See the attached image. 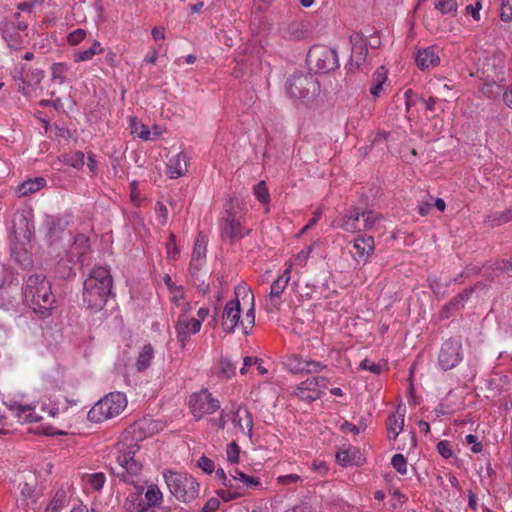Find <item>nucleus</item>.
<instances>
[{
	"label": "nucleus",
	"mask_w": 512,
	"mask_h": 512,
	"mask_svg": "<svg viewBox=\"0 0 512 512\" xmlns=\"http://www.w3.org/2000/svg\"><path fill=\"white\" fill-rule=\"evenodd\" d=\"M140 447L132 439L116 445L117 477L133 485L137 492L129 494L124 502V512H152L142 497L146 481L141 478L143 465L139 459Z\"/></svg>",
	"instance_id": "1"
},
{
	"label": "nucleus",
	"mask_w": 512,
	"mask_h": 512,
	"mask_svg": "<svg viewBox=\"0 0 512 512\" xmlns=\"http://www.w3.org/2000/svg\"><path fill=\"white\" fill-rule=\"evenodd\" d=\"M23 294L28 305L42 318L50 315L54 307L55 297L51 284L43 274L34 273L25 280Z\"/></svg>",
	"instance_id": "2"
},
{
	"label": "nucleus",
	"mask_w": 512,
	"mask_h": 512,
	"mask_svg": "<svg viewBox=\"0 0 512 512\" xmlns=\"http://www.w3.org/2000/svg\"><path fill=\"white\" fill-rule=\"evenodd\" d=\"M112 276L105 267H95L84 281L83 303L93 312L101 310L112 289Z\"/></svg>",
	"instance_id": "3"
},
{
	"label": "nucleus",
	"mask_w": 512,
	"mask_h": 512,
	"mask_svg": "<svg viewBox=\"0 0 512 512\" xmlns=\"http://www.w3.org/2000/svg\"><path fill=\"white\" fill-rule=\"evenodd\" d=\"M164 479L171 494L181 502H191L199 495V483L191 475L168 471Z\"/></svg>",
	"instance_id": "4"
},
{
	"label": "nucleus",
	"mask_w": 512,
	"mask_h": 512,
	"mask_svg": "<svg viewBox=\"0 0 512 512\" xmlns=\"http://www.w3.org/2000/svg\"><path fill=\"white\" fill-rule=\"evenodd\" d=\"M127 406L125 394L121 392L109 393L88 412V419L95 423H100L118 416Z\"/></svg>",
	"instance_id": "5"
},
{
	"label": "nucleus",
	"mask_w": 512,
	"mask_h": 512,
	"mask_svg": "<svg viewBox=\"0 0 512 512\" xmlns=\"http://www.w3.org/2000/svg\"><path fill=\"white\" fill-rule=\"evenodd\" d=\"M0 30L4 41L10 49H21L28 37V22L22 20L19 12L4 19L0 24Z\"/></svg>",
	"instance_id": "6"
},
{
	"label": "nucleus",
	"mask_w": 512,
	"mask_h": 512,
	"mask_svg": "<svg viewBox=\"0 0 512 512\" xmlns=\"http://www.w3.org/2000/svg\"><path fill=\"white\" fill-rule=\"evenodd\" d=\"M241 210V204L237 200L231 199L226 204L220 225L221 234L224 238L236 240L250 233L251 230L245 229L240 222Z\"/></svg>",
	"instance_id": "7"
},
{
	"label": "nucleus",
	"mask_w": 512,
	"mask_h": 512,
	"mask_svg": "<svg viewBox=\"0 0 512 512\" xmlns=\"http://www.w3.org/2000/svg\"><path fill=\"white\" fill-rule=\"evenodd\" d=\"M288 94L295 99H312L320 91V85L310 73H294L286 82Z\"/></svg>",
	"instance_id": "8"
},
{
	"label": "nucleus",
	"mask_w": 512,
	"mask_h": 512,
	"mask_svg": "<svg viewBox=\"0 0 512 512\" xmlns=\"http://www.w3.org/2000/svg\"><path fill=\"white\" fill-rule=\"evenodd\" d=\"M382 216L374 211H360L355 208L342 217L340 227L346 232H360L372 230L380 221Z\"/></svg>",
	"instance_id": "9"
},
{
	"label": "nucleus",
	"mask_w": 512,
	"mask_h": 512,
	"mask_svg": "<svg viewBox=\"0 0 512 512\" xmlns=\"http://www.w3.org/2000/svg\"><path fill=\"white\" fill-rule=\"evenodd\" d=\"M307 62L314 65L317 71L321 73L333 71L339 66L336 50L323 45L313 46L309 50Z\"/></svg>",
	"instance_id": "10"
},
{
	"label": "nucleus",
	"mask_w": 512,
	"mask_h": 512,
	"mask_svg": "<svg viewBox=\"0 0 512 512\" xmlns=\"http://www.w3.org/2000/svg\"><path fill=\"white\" fill-rule=\"evenodd\" d=\"M462 360L463 350L460 339H449L442 344L438 355V365L441 370H451Z\"/></svg>",
	"instance_id": "11"
},
{
	"label": "nucleus",
	"mask_w": 512,
	"mask_h": 512,
	"mask_svg": "<svg viewBox=\"0 0 512 512\" xmlns=\"http://www.w3.org/2000/svg\"><path fill=\"white\" fill-rule=\"evenodd\" d=\"M189 406L192 414L199 419L217 411L220 408V402L207 390H201L190 396Z\"/></svg>",
	"instance_id": "12"
},
{
	"label": "nucleus",
	"mask_w": 512,
	"mask_h": 512,
	"mask_svg": "<svg viewBox=\"0 0 512 512\" xmlns=\"http://www.w3.org/2000/svg\"><path fill=\"white\" fill-rule=\"evenodd\" d=\"M349 40L351 44V56L347 70L351 73H355L366 62L368 45L366 38L358 32L352 33Z\"/></svg>",
	"instance_id": "13"
},
{
	"label": "nucleus",
	"mask_w": 512,
	"mask_h": 512,
	"mask_svg": "<svg viewBox=\"0 0 512 512\" xmlns=\"http://www.w3.org/2000/svg\"><path fill=\"white\" fill-rule=\"evenodd\" d=\"M15 80L19 81V90L25 94L36 91L42 79L44 78V71L41 69H26V66H22L20 69H15L13 72Z\"/></svg>",
	"instance_id": "14"
},
{
	"label": "nucleus",
	"mask_w": 512,
	"mask_h": 512,
	"mask_svg": "<svg viewBox=\"0 0 512 512\" xmlns=\"http://www.w3.org/2000/svg\"><path fill=\"white\" fill-rule=\"evenodd\" d=\"M327 388V380L324 377H310L299 384L296 395L306 401H313L320 397Z\"/></svg>",
	"instance_id": "15"
},
{
	"label": "nucleus",
	"mask_w": 512,
	"mask_h": 512,
	"mask_svg": "<svg viewBox=\"0 0 512 512\" xmlns=\"http://www.w3.org/2000/svg\"><path fill=\"white\" fill-rule=\"evenodd\" d=\"M190 312L178 313L175 323L176 338L184 347L190 337L200 331L199 321H194V317H189Z\"/></svg>",
	"instance_id": "16"
},
{
	"label": "nucleus",
	"mask_w": 512,
	"mask_h": 512,
	"mask_svg": "<svg viewBox=\"0 0 512 512\" xmlns=\"http://www.w3.org/2000/svg\"><path fill=\"white\" fill-rule=\"evenodd\" d=\"M292 264L289 263L283 273L271 284L268 296L269 305L278 309L281 304V296L290 281Z\"/></svg>",
	"instance_id": "17"
},
{
	"label": "nucleus",
	"mask_w": 512,
	"mask_h": 512,
	"mask_svg": "<svg viewBox=\"0 0 512 512\" xmlns=\"http://www.w3.org/2000/svg\"><path fill=\"white\" fill-rule=\"evenodd\" d=\"M239 475L233 472L229 473V478L224 483L223 488L217 490V496L223 501L229 502L231 500L244 496V485H241V481L237 479Z\"/></svg>",
	"instance_id": "18"
},
{
	"label": "nucleus",
	"mask_w": 512,
	"mask_h": 512,
	"mask_svg": "<svg viewBox=\"0 0 512 512\" xmlns=\"http://www.w3.org/2000/svg\"><path fill=\"white\" fill-rule=\"evenodd\" d=\"M241 308L238 299L226 303L222 314V326L225 332L232 333L240 325Z\"/></svg>",
	"instance_id": "19"
},
{
	"label": "nucleus",
	"mask_w": 512,
	"mask_h": 512,
	"mask_svg": "<svg viewBox=\"0 0 512 512\" xmlns=\"http://www.w3.org/2000/svg\"><path fill=\"white\" fill-rule=\"evenodd\" d=\"M353 247L356 250L354 259L366 264L375 249L374 238L372 236H358L353 241Z\"/></svg>",
	"instance_id": "20"
},
{
	"label": "nucleus",
	"mask_w": 512,
	"mask_h": 512,
	"mask_svg": "<svg viewBox=\"0 0 512 512\" xmlns=\"http://www.w3.org/2000/svg\"><path fill=\"white\" fill-rule=\"evenodd\" d=\"M415 61L421 70H430L440 63V57L436 47H426L418 50Z\"/></svg>",
	"instance_id": "21"
},
{
	"label": "nucleus",
	"mask_w": 512,
	"mask_h": 512,
	"mask_svg": "<svg viewBox=\"0 0 512 512\" xmlns=\"http://www.w3.org/2000/svg\"><path fill=\"white\" fill-rule=\"evenodd\" d=\"M206 236L203 233H200L195 241L192 259L190 262V272L195 274L198 272L204 263L206 257Z\"/></svg>",
	"instance_id": "22"
},
{
	"label": "nucleus",
	"mask_w": 512,
	"mask_h": 512,
	"mask_svg": "<svg viewBox=\"0 0 512 512\" xmlns=\"http://www.w3.org/2000/svg\"><path fill=\"white\" fill-rule=\"evenodd\" d=\"M8 408L19 423L38 422L42 419V416L36 413L34 408L29 405H22L14 402L9 404Z\"/></svg>",
	"instance_id": "23"
},
{
	"label": "nucleus",
	"mask_w": 512,
	"mask_h": 512,
	"mask_svg": "<svg viewBox=\"0 0 512 512\" xmlns=\"http://www.w3.org/2000/svg\"><path fill=\"white\" fill-rule=\"evenodd\" d=\"M473 293V289H465L457 296H455L451 301L446 303L440 312V316L442 319L449 318L456 311L464 308L467 301L470 299Z\"/></svg>",
	"instance_id": "24"
},
{
	"label": "nucleus",
	"mask_w": 512,
	"mask_h": 512,
	"mask_svg": "<svg viewBox=\"0 0 512 512\" xmlns=\"http://www.w3.org/2000/svg\"><path fill=\"white\" fill-rule=\"evenodd\" d=\"M187 171V156L183 152L178 153L169 159L167 163V174L170 178L176 179L183 176Z\"/></svg>",
	"instance_id": "25"
},
{
	"label": "nucleus",
	"mask_w": 512,
	"mask_h": 512,
	"mask_svg": "<svg viewBox=\"0 0 512 512\" xmlns=\"http://www.w3.org/2000/svg\"><path fill=\"white\" fill-rule=\"evenodd\" d=\"M387 80V69L384 66L378 67L372 76L371 87L369 89L370 94L373 97H379L384 91V85Z\"/></svg>",
	"instance_id": "26"
},
{
	"label": "nucleus",
	"mask_w": 512,
	"mask_h": 512,
	"mask_svg": "<svg viewBox=\"0 0 512 512\" xmlns=\"http://www.w3.org/2000/svg\"><path fill=\"white\" fill-rule=\"evenodd\" d=\"M171 293L170 302L172 304V312L174 314L191 312L192 305L190 302L185 300L183 287L176 289Z\"/></svg>",
	"instance_id": "27"
},
{
	"label": "nucleus",
	"mask_w": 512,
	"mask_h": 512,
	"mask_svg": "<svg viewBox=\"0 0 512 512\" xmlns=\"http://www.w3.org/2000/svg\"><path fill=\"white\" fill-rule=\"evenodd\" d=\"M46 179L44 177H35L28 179L21 183L18 188L17 192L21 196H27L29 194H33L41 190L46 186Z\"/></svg>",
	"instance_id": "28"
},
{
	"label": "nucleus",
	"mask_w": 512,
	"mask_h": 512,
	"mask_svg": "<svg viewBox=\"0 0 512 512\" xmlns=\"http://www.w3.org/2000/svg\"><path fill=\"white\" fill-rule=\"evenodd\" d=\"M511 215H512V212L510 211L509 208L505 209L503 211H495V212L488 214L485 217L484 222L488 227H491V228L497 227V226H500V225H503L505 223L512 221Z\"/></svg>",
	"instance_id": "29"
},
{
	"label": "nucleus",
	"mask_w": 512,
	"mask_h": 512,
	"mask_svg": "<svg viewBox=\"0 0 512 512\" xmlns=\"http://www.w3.org/2000/svg\"><path fill=\"white\" fill-rule=\"evenodd\" d=\"M154 358V349L150 344L144 345V347L139 352L137 361H136V368L139 372L147 370L151 362Z\"/></svg>",
	"instance_id": "30"
},
{
	"label": "nucleus",
	"mask_w": 512,
	"mask_h": 512,
	"mask_svg": "<svg viewBox=\"0 0 512 512\" xmlns=\"http://www.w3.org/2000/svg\"><path fill=\"white\" fill-rule=\"evenodd\" d=\"M433 6L441 15L455 17L458 10L456 0H433Z\"/></svg>",
	"instance_id": "31"
},
{
	"label": "nucleus",
	"mask_w": 512,
	"mask_h": 512,
	"mask_svg": "<svg viewBox=\"0 0 512 512\" xmlns=\"http://www.w3.org/2000/svg\"><path fill=\"white\" fill-rule=\"evenodd\" d=\"M103 51L101 43L94 41L90 48L74 52L73 57L76 62H84L91 60L95 55L101 54Z\"/></svg>",
	"instance_id": "32"
},
{
	"label": "nucleus",
	"mask_w": 512,
	"mask_h": 512,
	"mask_svg": "<svg viewBox=\"0 0 512 512\" xmlns=\"http://www.w3.org/2000/svg\"><path fill=\"white\" fill-rule=\"evenodd\" d=\"M244 414H245V423H243V419L240 416L239 410L232 413V415H233L232 421H233L234 425L236 427H238L239 430L243 434H248L249 436H251L252 427H253L252 416L248 412V410H244Z\"/></svg>",
	"instance_id": "33"
},
{
	"label": "nucleus",
	"mask_w": 512,
	"mask_h": 512,
	"mask_svg": "<svg viewBox=\"0 0 512 512\" xmlns=\"http://www.w3.org/2000/svg\"><path fill=\"white\" fill-rule=\"evenodd\" d=\"M143 499L145 500V504L148 505V508L151 509L162 503L163 494L157 485L151 484L148 486L145 492V498Z\"/></svg>",
	"instance_id": "34"
},
{
	"label": "nucleus",
	"mask_w": 512,
	"mask_h": 512,
	"mask_svg": "<svg viewBox=\"0 0 512 512\" xmlns=\"http://www.w3.org/2000/svg\"><path fill=\"white\" fill-rule=\"evenodd\" d=\"M83 480L92 490L99 492L106 482V476L103 472H95L85 474Z\"/></svg>",
	"instance_id": "35"
},
{
	"label": "nucleus",
	"mask_w": 512,
	"mask_h": 512,
	"mask_svg": "<svg viewBox=\"0 0 512 512\" xmlns=\"http://www.w3.org/2000/svg\"><path fill=\"white\" fill-rule=\"evenodd\" d=\"M45 223H46L49 233L52 236H57L59 232H63L65 230V228L67 227L68 221H66L62 217L48 216Z\"/></svg>",
	"instance_id": "36"
},
{
	"label": "nucleus",
	"mask_w": 512,
	"mask_h": 512,
	"mask_svg": "<svg viewBox=\"0 0 512 512\" xmlns=\"http://www.w3.org/2000/svg\"><path fill=\"white\" fill-rule=\"evenodd\" d=\"M304 358L298 354H291L284 360V366L294 374H303Z\"/></svg>",
	"instance_id": "37"
},
{
	"label": "nucleus",
	"mask_w": 512,
	"mask_h": 512,
	"mask_svg": "<svg viewBox=\"0 0 512 512\" xmlns=\"http://www.w3.org/2000/svg\"><path fill=\"white\" fill-rule=\"evenodd\" d=\"M404 426V415L397 416L392 414L388 417L387 420V430L389 436L392 434L393 439H395L399 433L402 431Z\"/></svg>",
	"instance_id": "38"
},
{
	"label": "nucleus",
	"mask_w": 512,
	"mask_h": 512,
	"mask_svg": "<svg viewBox=\"0 0 512 512\" xmlns=\"http://www.w3.org/2000/svg\"><path fill=\"white\" fill-rule=\"evenodd\" d=\"M218 368V375L225 379H230L236 373V366L228 358L225 357H222L219 360Z\"/></svg>",
	"instance_id": "39"
},
{
	"label": "nucleus",
	"mask_w": 512,
	"mask_h": 512,
	"mask_svg": "<svg viewBox=\"0 0 512 512\" xmlns=\"http://www.w3.org/2000/svg\"><path fill=\"white\" fill-rule=\"evenodd\" d=\"M65 503L66 492L63 489H59L56 491L46 510L47 512H58L60 508L65 506Z\"/></svg>",
	"instance_id": "40"
},
{
	"label": "nucleus",
	"mask_w": 512,
	"mask_h": 512,
	"mask_svg": "<svg viewBox=\"0 0 512 512\" xmlns=\"http://www.w3.org/2000/svg\"><path fill=\"white\" fill-rule=\"evenodd\" d=\"M63 162L76 169H81L85 164V155L81 151H76L63 156Z\"/></svg>",
	"instance_id": "41"
},
{
	"label": "nucleus",
	"mask_w": 512,
	"mask_h": 512,
	"mask_svg": "<svg viewBox=\"0 0 512 512\" xmlns=\"http://www.w3.org/2000/svg\"><path fill=\"white\" fill-rule=\"evenodd\" d=\"M68 65L66 63H54L51 66V76L53 80L58 81L59 84H62L66 80V76L68 73Z\"/></svg>",
	"instance_id": "42"
},
{
	"label": "nucleus",
	"mask_w": 512,
	"mask_h": 512,
	"mask_svg": "<svg viewBox=\"0 0 512 512\" xmlns=\"http://www.w3.org/2000/svg\"><path fill=\"white\" fill-rule=\"evenodd\" d=\"M251 301H254V296L251 294ZM255 323V309H254V302H252L251 307L248 309V311L245 314V318L240 322V325L242 327V330L244 334H248L249 330L252 329Z\"/></svg>",
	"instance_id": "43"
},
{
	"label": "nucleus",
	"mask_w": 512,
	"mask_h": 512,
	"mask_svg": "<svg viewBox=\"0 0 512 512\" xmlns=\"http://www.w3.org/2000/svg\"><path fill=\"white\" fill-rule=\"evenodd\" d=\"M253 193L260 203L268 204L270 202V195L265 181L258 182L253 188Z\"/></svg>",
	"instance_id": "44"
},
{
	"label": "nucleus",
	"mask_w": 512,
	"mask_h": 512,
	"mask_svg": "<svg viewBox=\"0 0 512 512\" xmlns=\"http://www.w3.org/2000/svg\"><path fill=\"white\" fill-rule=\"evenodd\" d=\"M276 481L279 485L287 487L288 490H293L297 487L298 483L302 482V479L297 474H288L278 476Z\"/></svg>",
	"instance_id": "45"
},
{
	"label": "nucleus",
	"mask_w": 512,
	"mask_h": 512,
	"mask_svg": "<svg viewBox=\"0 0 512 512\" xmlns=\"http://www.w3.org/2000/svg\"><path fill=\"white\" fill-rule=\"evenodd\" d=\"M235 473L239 475L237 479L241 481V485H244V494L246 493L247 489H253L261 485L258 478L246 475L243 472L239 471L238 469H235Z\"/></svg>",
	"instance_id": "46"
},
{
	"label": "nucleus",
	"mask_w": 512,
	"mask_h": 512,
	"mask_svg": "<svg viewBox=\"0 0 512 512\" xmlns=\"http://www.w3.org/2000/svg\"><path fill=\"white\" fill-rule=\"evenodd\" d=\"M326 368L322 362L304 359L303 373L312 374L319 373Z\"/></svg>",
	"instance_id": "47"
},
{
	"label": "nucleus",
	"mask_w": 512,
	"mask_h": 512,
	"mask_svg": "<svg viewBox=\"0 0 512 512\" xmlns=\"http://www.w3.org/2000/svg\"><path fill=\"white\" fill-rule=\"evenodd\" d=\"M131 128L133 133H137L138 137L144 141L150 139L151 132L149 128L145 125H138L136 122V118H131Z\"/></svg>",
	"instance_id": "48"
},
{
	"label": "nucleus",
	"mask_w": 512,
	"mask_h": 512,
	"mask_svg": "<svg viewBox=\"0 0 512 512\" xmlns=\"http://www.w3.org/2000/svg\"><path fill=\"white\" fill-rule=\"evenodd\" d=\"M391 465L398 473H407V460L402 454H395L391 459Z\"/></svg>",
	"instance_id": "49"
},
{
	"label": "nucleus",
	"mask_w": 512,
	"mask_h": 512,
	"mask_svg": "<svg viewBox=\"0 0 512 512\" xmlns=\"http://www.w3.org/2000/svg\"><path fill=\"white\" fill-rule=\"evenodd\" d=\"M239 453H240V448L236 444V442H231L230 444H228L227 449H226V455H227V460L230 463H232V464L238 463Z\"/></svg>",
	"instance_id": "50"
},
{
	"label": "nucleus",
	"mask_w": 512,
	"mask_h": 512,
	"mask_svg": "<svg viewBox=\"0 0 512 512\" xmlns=\"http://www.w3.org/2000/svg\"><path fill=\"white\" fill-rule=\"evenodd\" d=\"M86 37V31L84 29H76L68 34L67 41L70 45H78Z\"/></svg>",
	"instance_id": "51"
},
{
	"label": "nucleus",
	"mask_w": 512,
	"mask_h": 512,
	"mask_svg": "<svg viewBox=\"0 0 512 512\" xmlns=\"http://www.w3.org/2000/svg\"><path fill=\"white\" fill-rule=\"evenodd\" d=\"M429 286L433 293L437 296H443L445 294V288L449 285L447 282L445 285L437 278H432L429 280Z\"/></svg>",
	"instance_id": "52"
},
{
	"label": "nucleus",
	"mask_w": 512,
	"mask_h": 512,
	"mask_svg": "<svg viewBox=\"0 0 512 512\" xmlns=\"http://www.w3.org/2000/svg\"><path fill=\"white\" fill-rule=\"evenodd\" d=\"M437 451L443 458H450L453 455V451L450 445V442L447 440H442L437 444Z\"/></svg>",
	"instance_id": "53"
},
{
	"label": "nucleus",
	"mask_w": 512,
	"mask_h": 512,
	"mask_svg": "<svg viewBox=\"0 0 512 512\" xmlns=\"http://www.w3.org/2000/svg\"><path fill=\"white\" fill-rule=\"evenodd\" d=\"M12 281V272L2 262H0V288L6 283H12Z\"/></svg>",
	"instance_id": "54"
},
{
	"label": "nucleus",
	"mask_w": 512,
	"mask_h": 512,
	"mask_svg": "<svg viewBox=\"0 0 512 512\" xmlns=\"http://www.w3.org/2000/svg\"><path fill=\"white\" fill-rule=\"evenodd\" d=\"M198 467L207 474H211L215 468L214 462L206 456H201L199 458Z\"/></svg>",
	"instance_id": "55"
},
{
	"label": "nucleus",
	"mask_w": 512,
	"mask_h": 512,
	"mask_svg": "<svg viewBox=\"0 0 512 512\" xmlns=\"http://www.w3.org/2000/svg\"><path fill=\"white\" fill-rule=\"evenodd\" d=\"M360 368L363 370H368L376 375L380 374L382 371V367L380 365L374 363L369 359L362 360L360 363Z\"/></svg>",
	"instance_id": "56"
},
{
	"label": "nucleus",
	"mask_w": 512,
	"mask_h": 512,
	"mask_svg": "<svg viewBox=\"0 0 512 512\" xmlns=\"http://www.w3.org/2000/svg\"><path fill=\"white\" fill-rule=\"evenodd\" d=\"M336 460L342 466L351 465L353 463V457L350 455L349 450H341L336 453Z\"/></svg>",
	"instance_id": "57"
},
{
	"label": "nucleus",
	"mask_w": 512,
	"mask_h": 512,
	"mask_svg": "<svg viewBox=\"0 0 512 512\" xmlns=\"http://www.w3.org/2000/svg\"><path fill=\"white\" fill-rule=\"evenodd\" d=\"M130 188V198L134 205L139 206L141 204V196L138 190V183L136 181H132L129 185Z\"/></svg>",
	"instance_id": "58"
},
{
	"label": "nucleus",
	"mask_w": 512,
	"mask_h": 512,
	"mask_svg": "<svg viewBox=\"0 0 512 512\" xmlns=\"http://www.w3.org/2000/svg\"><path fill=\"white\" fill-rule=\"evenodd\" d=\"M220 497H212L206 501L204 506L202 507V512H214L220 506Z\"/></svg>",
	"instance_id": "59"
},
{
	"label": "nucleus",
	"mask_w": 512,
	"mask_h": 512,
	"mask_svg": "<svg viewBox=\"0 0 512 512\" xmlns=\"http://www.w3.org/2000/svg\"><path fill=\"white\" fill-rule=\"evenodd\" d=\"M311 252H312V247H307L306 249H302L296 255V258H295L296 264H298L301 267L305 266Z\"/></svg>",
	"instance_id": "60"
},
{
	"label": "nucleus",
	"mask_w": 512,
	"mask_h": 512,
	"mask_svg": "<svg viewBox=\"0 0 512 512\" xmlns=\"http://www.w3.org/2000/svg\"><path fill=\"white\" fill-rule=\"evenodd\" d=\"M465 440L468 444H471L472 445V451L474 453H479L482 451L483 449V446L480 442H478L477 440V436L473 435V434H468L466 437H465Z\"/></svg>",
	"instance_id": "61"
},
{
	"label": "nucleus",
	"mask_w": 512,
	"mask_h": 512,
	"mask_svg": "<svg viewBox=\"0 0 512 512\" xmlns=\"http://www.w3.org/2000/svg\"><path fill=\"white\" fill-rule=\"evenodd\" d=\"M134 428L139 430H145L146 428H148L150 433H154L156 431V425L153 423V421H149L146 419L137 422Z\"/></svg>",
	"instance_id": "62"
},
{
	"label": "nucleus",
	"mask_w": 512,
	"mask_h": 512,
	"mask_svg": "<svg viewBox=\"0 0 512 512\" xmlns=\"http://www.w3.org/2000/svg\"><path fill=\"white\" fill-rule=\"evenodd\" d=\"M259 361L260 360L258 358L246 356L243 360V367L240 369V373L242 375L246 374L248 368L254 364H257Z\"/></svg>",
	"instance_id": "63"
},
{
	"label": "nucleus",
	"mask_w": 512,
	"mask_h": 512,
	"mask_svg": "<svg viewBox=\"0 0 512 512\" xmlns=\"http://www.w3.org/2000/svg\"><path fill=\"white\" fill-rule=\"evenodd\" d=\"M501 19L503 21H509L512 19V6L503 3L502 9H501Z\"/></svg>",
	"instance_id": "64"
}]
</instances>
